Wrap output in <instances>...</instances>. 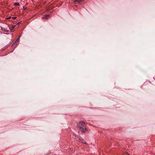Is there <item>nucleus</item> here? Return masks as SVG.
Returning a JSON list of instances; mask_svg holds the SVG:
<instances>
[{
	"mask_svg": "<svg viewBox=\"0 0 155 155\" xmlns=\"http://www.w3.org/2000/svg\"><path fill=\"white\" fill-rule=\"evenodd\" d=\"M83 0H74V2L75 3L78 2L80 3L82 2Z\"/></svg>",
	"mask_w": 155,
	"mask_h": 155,
	"instance_id": "obj_5",
	"label": "nucleus"
},
{
	"mask_svg": "<svg viewBox=\"0 0 155 155\" xmlns=\"http://www.w3.org/2000/svg\"><path fill=\"white\" fill-rule=\"evenodd\" d=\"M20 40V37H18L16 40L15 42H18Z\"/></svg>",
	"mask_w": 155,
	"mask_h": 155,
	"instance_id": "obj_8",
	"label": "nucleus"
},
{
	"mask_svg": "<svg viewBox=\"0 0 155 155\" xmlns=\"http://www.w3.org/2000/svg\"><path fill=\"white\" fill-rule=\"evenodd\" d=\"M15 25H12V29H10V28L9 27V29L11 31H12V30L13 29L15 28Z\"/></svg>",
	"mask_w": 155,
	"mask_h": 155,
	"instance_id": "obj_6",
	"label": "nucleus"
},
{
	"mask_svg": "<svg viewBox=\"0 0 155 155\" xmlns=\"http://www.w3.org/2000/svg\"><path fill=\"white\" fill-rule=\"evenodd\" d=\"M1 29L5 32H8L9 31V30H7L5 28L3 27H1Z\"/></svg>",
	"mask_w": 155,
	"mask_h": 155,
	"instance_id": "obj_3",
	"label": "nucleus"
},
{
	"mask_svg": "<svg viewBox=\"0 0 155 155\" xmlns=\"http://www.w3.org/2000/svg\"><path fill=\"white\" fill-rule=\"evenodd\" d=\"M21 24V21H20V22H18L17 24V25H20Z\"/></svg>",
	"mask_w": 155,
	"mask_h": 155,
	"instance_id": "obj_9",
	"label": "nucleus"
},
{
	"mask_svg": "<svg viewBox=\"0 0 155 155\" xmlns=\"http://www.w3.org/2000/svg\"><path fill=\"white\" fill-rule=\"evenodd\" d=\"M11 18V17H9L8 18H7V19H8Z\"/></svg>",
	"mask_w": 155,
	"mask_h": 155,
	"instance_id": "obj_11",
	"label": "nucleus"
},
{
	"mask_svg": "<svg viewBox=\"0 0 155 155\" xmlns=\"http://www.w3.org/2000/svg\"><path fill=\"white\" fill-rule=\"evenodd\" d=\"M80 142H81L82 143H84V144H87V142H86L84 140L81 139H80Z\"/></svg>",
	"mask_w": 155,
	"mask_h": 155,
	"instance_id": "obj_2",
	"label": "nucleus"
},
{
	"mask_svg": "<svg viewBox=\"0 0 155 155\" xmlns=\"http://www.w3.org/2000/svg\"><path fill=\"white\" fill-rule=\"evenodd\" d=\"M80 130L83 133H84L87 131V129L86 127L85 124L83 121H80L77 125Z\"/></svg>",
	"mask_w": 155,
	"mask_h": 155,
	"instance_id": "obj_1",
	"label": "nucleus"
},
{
	"mask_svg": "<svg viewBox=\"0 0 155 155\" xmlns=\"http://www.w3.org/2000/svg\"><path fill=\"white\" fill-rule=\"evenodd\" d=\"M17 18L16 17H14L12 18L13 19H15Z\"/></svg>",
	"mask_w": 155,
	"mask_h": 155,
	"instance_id": "obj_10",
	"label": "nucleus"
},
{
	"mask_svg": "<svg viewBox=\"0 0 155 155\" xmlns=\"http://www.w3.org/2000/svg\"><path fill=\"white\" fill-rule=\"evenodd\" d=\"M19 5H20L18 3L15 2L14 4V5L15 6H19Z\"/></svg>",
	"mask_w": 155,
	"mask_h": 155,
	"instance_id": "obj_7",
	"label": "nucleus"
},
{
	"mask_svg": "<svg viewBox=\"0 0 155 155\" xmlns=\"http://www.w3.org/2000/svg\"><path fill=\"white\" fill-rule=\"evenodd\" d=\"M3 34H5V33H4Z\"/></svg>",
	"mask_w": 155,
	"mask_h": 155,
	"instance_id": "obj_12",
	"label": "nucleus"
},
{
	"mask_svg": "<svg viewBox=\"0 0 155 155\" xmlns=\"http://www.w3.org/2000/svg\"><path fill=\"white\" fill-rule=\"evenodd\" d=\"M50 16L49 15H45L43 17V18L48 19Z\"/></svg>",
	"mask_w": 155,
	"mask_h": 155,
	"instance_id": "obj_4",
	"label": "nucleus"
}]
</instances>
